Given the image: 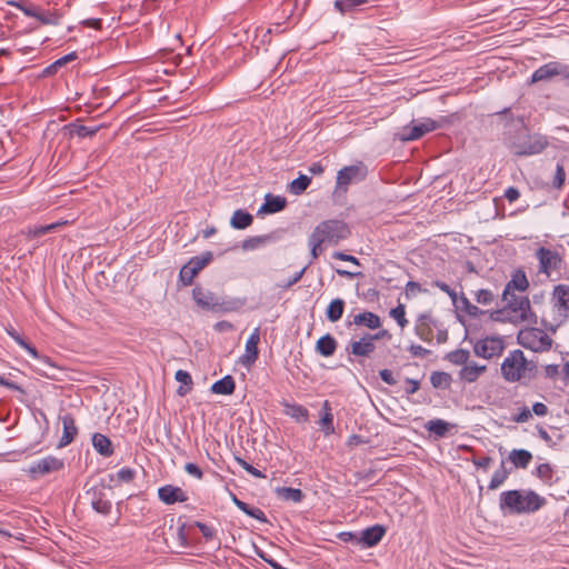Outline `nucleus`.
I'll use <instances>...</instances> for the list:
<instances>
[{
  "mask_svg": "<svg viewBox=\"0 0 569 569\" xmlns=\"http://www.w3.org/2000/svg\"><path fill=\"white\" fill-rule=\"evenodd\" d=\"M503 307L491 312L493 321L510 322L513 325L522 322H537V316L532 311L530 300L525 296L510 293L502 295Z\"/></svg>",
  "mask_w": 569,
  "mask_h": 569,
  "instance_id": "f257e3e1",
  "label": "nucleus"
},
{
  "mask_svg": "<svg viewBox=\"0 0 569 569\" xmlns=\"http://www.w3.org/2000/svg\"><path fill=\"white\" fill-rule=\"evenodd\" d=\"M546 500L535 491L509 490L500 495V508L511 513H529L539 510Z\"/></svg>",
  "mask_w": 569,
  "mask_h": 569,
  "instance_id": "f03ea898",
  "label": "nucleus"
},
{
  "mask_svg": "<svg viewBox=\"0 0 569 569\" xmlns=\"http://www.w3.org/2000/svg\"><path fill=\"white\" fill-rule=\"evenodd\" d=\"M550 303L551 309L543 318V323L555 332L569 319V286H556L552 290Z\"/></svg>",
  "mask_w": 569,
  "mask_h": 569,
  "instance_id": "7ed1b4c3",
  "label": "nucleus"
},
{
  "mask_svg": "<svg viewBox=\"0 0 569 569\" xmlns=\"http://www.w3.org/2000/svg\"><path fill=\"white\" fill-rule=\"evenodd\" d=\"M530 370L529 361L519 349L510 351L501 363V375L508 382H517L525 379Z\"/></svg>",
  "mask_w": 569,
  "mask_h": 569,
  "instance_id": "20e7f679",
  "label": "nucleus"
},
{
  "mask_svg": "<svg viewBox=\"0 0 569 569\" xmlns=\"http://www.w3.org/2000/svg\"><path fill=\"white\" fill-rule=\"evenodd\" d=\"M518 343L532 352H546L552 347V338L543 330L537 327H527L519 330L517 335Z\"/></svg>",
  "mask_w": 569,
  "mask_h": 569,
  "instance_id": "39448f33",
  "label": "nucleus"
},
{
  "mask_svg": "<svg viewBox=\"0 0 569 569\" xmlns=\"http://www.w3.org/2000/svg\"><path fill=\"white\" fill-rule=\"evenodd\" d=\"M192 297L196 303L203 310L229 312L237 309L236 301H227L216 293L201 287L193 288Z\"/></svg>",
  "mask_w": 569,
  "mask_h": 569,
  "instance_id": "423d86ee",
  "label": "nucleus"
},
{
  "mask_svg": "<svg viewBox=\"0 0 569 569\" xmlns=\"http://www.w3.org/2000/svg\"><path fill=\"white\" fill-rule=\"evenodd\" d=\"M312 233L322 239V243L338 244L350 236V230L343 221L331 219L320 222Z\"/></svg>",
  "mask_w": 569,
  "mask_h": 569,
  "instance_id": "0eeeda50",
  "label": "nucleus"
},
{
  "mask_svg": "<svg viewBox=\"0 0 569 569\" xmlns=\"http://www.w3.org/2000/svg\"><path fill=\"white\" fill-rule=\"evenodd\" d=\"M445 118L433 120L431 118H423L419 121H412L410 124L403 127L399 132L401 141H413L423 137L426 133L435 131L443 126Z\"/></svg>",
  "mask_w": 569,
  "mask_h": 569,
  "instance_id": "6e6552de",
  "label": "nucleus"
},
{
  "mask_svg": "<svg viewBox=\"0 0 569 569\" xmlns=\"http://www.w3.org/2000/svg\"><path fill=\"white\" fill-rule=\"evenodd\" d=\"M367 176L368 169L362 162L343 167L337 173L336 192L345 193L348 190L349 184L363 181Z\"/></svg>",
  "mask_w": 569,
  "mask_h": 569,
  "instance_id": "1a4fd4ad",
  "label": "nucleus"
},
{
  "mask_svg": "<svg viewBox=\"0 0 569 569\" xmlns=\"http://www.w3.org/2000/svg\"><path fill=\"white\" fill-rule=\"evenodd\" d=\"M213 256L212 252L206 251L200 256L192 257L181 269L179 279L184 286H190L194 277L208 266Z\"/></svg>",
  "mask_w": 569,
  "mask_h": 569,
  "instance_id": "9d476101",
  "label": "nucleus"
},
{
  "mask_svg": "<svg viewBox=\"0 0 569 569\" xmlns=\"http://www.w3.org/2000/svg\"><path fill=\"white\" fill-rule=\"evenodd\" d=\"M535 257L539 262V273L549 278L555 271H559L562 260L556 250L540 247L536 250Z\"/></svg>",
  "mask_w": 569,
  "mask_h": 569,
  "instance_id": "9b49d317",
  "label": "nucleus"
},
{
  "mask_svg": "<svg viewBox=\"0 0 569 569\" xmlns=\"http://www.w3.org/2000/svg\"><path fill=\"white\" fill-rule=\"evenodd\" d=\"M64 463L61 459L47 456L38 461L31 463L26 472L30 476L31 479L36 480L46 475L60 471L63 469Z\"/></svg>",
  "mask_w": 569,
  "mask_h": 569,
  "instance_id": "f8f14e48",
  "label": "nucleus"
},
{
  "mask_svg": "<svg viewBox=\"0 0 569 569\" xmlns=\"http://www.w3.org/2000/svg\"><path fill=\"white\" fill-rule=\"evenodd\" d=\"M505 349V341L500 337H486L475 343L473 351L476 356L491 359L500 356Z\"/></svg>",
  "mask_w": 569,
  "mask_h": 569,
  "instance_id": "ddd939ff",
  "label": "nucleus"
},
{
  "mask_svg": "<svg viewBox=\"0 0 569 569\" xmlns=\"http://www.w3.org/2000/svg\"><path fill=\"white\" fill-rule=\"evenodd\" d=\"M566 72V64L551 61L539 67L531 76L530 83H537L541 81H550L555 77H563Z\"/></svg>",
  "mask_w": 569,
  "mask_h": 569,
  "instance_id": "4468645a",
  "label": "nucleus"
},
{
  "mask_svg": "<svg viewBox=\"0 0 569 569\" xmlns=\"http://www.w3.org/2000/svg\"><path fill=\"white\" fill-rule=\"evenodd\" d=\"M548 146L546 137L535 134L528 137V139L520 144L513 147V153L517 156H532L542 152Z\"/></svg>",
  "mask_w": 569,
  "mask_h": 569,
  "instance_id": "2eb2a0df",
  "label": "nucleus"
},
{
  "mask_svg": "<svg viewBox=\"0 0 569 569\" xmlns=\"http://www.w3.org/2000/svg\"><path fill=\"white\" fill-rule=\"evenodd\" d=\"M259 341H260V329L256 328L251 332V335L249 336V338H248V340L246 342L244 353L242 355V357L240 359V361H241V363L243 366L250 367L258 359V356H259V350H258Z\"/></svg>",
  "mask_w": 569,
  "mask_h": 569,
  "instance_id": "dca6fc26",
  "label": "nucleus"
},
{
  "mask_svg": "<svg viewBox=\"0 0 569 569\" xmlns=\"http://www.w3.org/2000/svg\"><path fill=\"white\" fill-rule=\"evenodd\" d=\"M158 497L166 505H173L176 502H184L188 500V496L181 488L173 487L171 485L159 488Z\"/></svg>",
  "mask_w": 569,
  "mask_h": 569,
  "instance_id": "f3484780",
  "label": "nucleus"
},
{
  "mask_svg": "<svg viewBox=\"0 0 569 569\" xmlns=\"http://www.w3.org/2000/svg\"><path fill=\"white\" fill-rule=\"evenodd\" d=\"M376 349V345L370 333L365 335L359 340H351L349 350L357 357H369Z\"/></svg>",
  "mask_w": 569,
  "mask_h": 569,
  "instance_id": "a211bd4d",
  "label": "nucleus"
},
{
  "mask_svg": "<svg viewBox=\"0 0 569 569\" xmlns=\"http://www.w3.org/2000/svg\"><path fill=\"white\" fill-rule=\"evenodd\" d=\"M487 371V366L478 365L476 362H468L463 366L458 376L459 379L467 383L476 382L481 375Z\"/></svg>",
  "mask_w": 569,
  "mask_h": 569,
  "instance_id": "6ab92c4d",
  "label": "nucleus"
},
{
  "mask_svg": "<svg viewBox=\"0 0 569 569\" xmlns=\"http://www.w3.org/2000/svg\"><path fill=\"white\" fill-rule=\"evenodd\" d=\"M529 287V281L522 270H517L512 273L510 281L507 282L503 289V296L515 293V290L526 291Z\"/></svg>",
  "mask_w": 569,
  "mask_h": 569,
  "instance_id": "aec40b11",
  "label": "nucleus"
},
{
  "mask_svg": "<svg viewBox=\"0 0 569 569\" xmlns=\"http://www.w3.org/2000/svg\"><path fill=\"white\" fill-rule=\"evenodd\" d=\"M63 435L59 441V447H66L73 441L78 433L74 419L70 415L62 417Z\"/></svg>",
  "mask_w": 569,
  "mask_h": 569,
  "instance_id": "412c9836",
  "label": "nucleus"
},
{
  "mask_svg": "<svg viewBox=\"0 0 569 569\" xmlns=\"http://www.w3.org/2000/svg\"><path fill=\"white\" fill-rule=\"evenodd\" d=\"M457 426L455 423L445 421L442 419H432L425 425V428L429 432L433 433L437 438L446 437Z\"/></svg>",
  "mask_w": 569,
  "mask_h": 569,
  "instance_id": "4be33fe9",
  "label": "nucleus"
},
{
  "mask_svg": "<svg viewBox=\"0 0 569 569\" xmlns=\"http://www.w3.org/2000/svg\"><path fill=\"white\" fill-rule=\"evenodd\" d=\"M385 529L381 526H372L362 531L361 537L358 539V542L367 547L376 546L383 537Z\"/></svg>",
  "mask_w": 569,
  "mask_h": 569,
  "instance_id": "5701e85b",
  "label": "nucleus"
},
{
  "mask_svg": "<svg viewBox=\"0 0 569 569\" xmlns=\"http://www.w3.org/2000/svg\"><path fill=\"white\" fill-rule=\"evenodd\" d=\"M287 200L280 196L267 194L264 203L260 207L259 212L261 213H276L281 211L286 207Z\"/></svg>",
  "mask_w": 569,
  "mask_h": 569,
  "instance_id": "b1692460",
  "label": "nucleus"
},
{
  "mask_svg": "<svg viewBox=\"0 0 569 569\" xmlns=\"http://www.w3.org/2000/svg\"><path fill=\"white\" fill-rule=\"evenodd\" d=\"M336 349L337 341L329 333L319 338V340L316 343V351L323 357H331L336 352Z\"/></svg>",
  "mask_w": 569,
  "mask_h": 569,
  "instance_id": "393cba45",
  "label": "nucleus"
},
{
  "mask_svg": "<svg viewBox=\"0 0 569 569\" xmlns=\"http://www.w3.org/2000/svg\"><path fill=\"white\" fill-rule=\"evenodd\" d=\"M353 323L357 326H365L371 330L381 327V320L379 316L370 311H365L355 316Z\"/></svg>",
  "mask_w": 569,
  "mask_h": 569,
  "instance_id": "a878e982",
  "label": "nucleus"
},
{
  "mask_svg": "<svg viewBox=\"0 0 569 569\" xmlns=\"http://www.w3.org/2000/svg\"><path fill=\"white\" fill-rule=\"evenodd\" d=\"M508 459L516 468L526 469L532 460V455L526 449H513Z\"/></svg>",
  "mask_w": 569,
  "mask_h": 569,
  "instance_id": "bb28decb",
  "label": "nucleus"
},
{
  "mask_svg": "<svg viewBox=\"0 0 569 569\" xmlns=\"http://www.w3.org/2000/svg\"><path fill=\"white\" fill-rule=\"evenodd\" d=\"M67 224V221H57L46 226L29 227L23 233L29 238H38L48 232L56 231L59 227Z\"/></svg>",
  "mask_w": 569,
  "mask_h": 569,
  "instance_id": "cd10ccee",
  "label": "nucleus"
},
{
  "mask_svg": "<svg viewBox=\"0 0 569 569\" xmlns=\"http://www.w3.org/2000/svg\"><path fill=\"white\" fill-rule=\"evenodd\" d=\"M93 448L102 456L109 457L113 453L112 443L108 437L102 433H94L92 437Z\"/></svg>",
  "mask_w": 569,
  "mask_h": 569,
  "instance_id": "c85d7f7f",
  "label": "nucleus"
},
{
  "mask_svg": "<svg viewBox=\"0 0 569 569\" xmlns=\"http://www.w3.org/2000/svg\"><path fill=\"white\" fill-rule=\"evenodd\" d=\"M278 498L284 501L300 502L302 501L305 495L300 489L290 488V487H278L274 490Z\"/></svg>",
  "mask_w": 569,
  "mask_h": 569,
  "instance_id": "c756f323",
  "label": "nucleus"
},
{
  "mask_svg": "<svg viewBox=\"0 0 569 569\" xmlns=\"http://www.w3.org/2000/svg\"><path fill=\"white\" fill-rule=\"evenodd\" d=\"M284 413L298 422H306L309 418L307 408L297 403H284Z\"/></svg>",
  "mask_w": 569,
  "mask_h": 569,
  "instance_id": "7c9ffc66",
  "label": "nucleus"
},
{
  "mask_svg": "<svg viewBox=\"0 0 569 569\" xmlns=\"http://www.w3.org/2000/svg\"><path fill=\"white\" fill-rule=\"evenodd\" d=\"M252 221L253 218L249 212L239 209L233 212L230 224L232 228L241 230L248 228Z\"/></svg>",
  "mask_w": 569,
  "mask_h": 569,
  "instance_id": "2f4dec72",
  "label": "nucleus"
},
{
  "mask_svg": "<svg viewBox=\"0 0 569 569\" xmlns=\"http://www.w3.org/2000/svg\"><path fill=\"white\" fill-rule=\"evenodd\" d=\"M236 385L231 376H226L222 379L216 381L211 391L217 395H231L234 391Z\"/></svg>",
  "mask_w": 569,
  "mask_h": 569,
  "instance_id": "473e14b6",
  "label": "nucleus"
},
{
  "mask_svg": "<svg viewBox=\"0 0 569 569\" xmlns=\"http://www.w3.org/2000/svg\"><path fill=\"white\" fill-rule=\"evenodd\" d=\"M345 310V301L340 298L333 299L326 311L329 321L337 322L341 319Z\"/></svg>",
  "mask_w": 569,
  "mask_h": 569,
  "instance_id": "72a5a7b5",
  "label": "nucleus"
},
{
  "mask_svg": "<svg viewBox=\"0 0 569 569\" xmlns=\"http://www.w3.org/2000/svg\"><path fill=\"white\" fill-rule=\"evenodd\" d=\"M91 506L97 512L101 515H108L112 507L111 501L108 500L101 491L98 493L96 491L93 492Z\"/></svg>",
  "mask_w": 569,
  "mask_h": 569,
  "instance_id": "f704fd0d",
  "label": "nucleus"
},
{
  "mask_svg": "<svg viewBox=\"0 0 569 569\" xmlns=\"http://www.w3.org/2000/svg\"><path fill=\"white\" fill-rule=\"evenodd\" d=\"M176 380L181 383V386L177 389V393L181 397L186 396L192 386V378L189 372L184 370H178L174 375Z\"/></svg>",
  "mask_w": 569,
  "mask_h": 569,
  "instance_id": "c9c22d12",
  "label": "nucleus"
},
{
  "mask_svg": "<svg viewBox=\"0 0 569 569\" xmlns=\"http://www.w3.org/2000/svg\"><path fill=\"white\" fill-rule=\"evenodd\" d=\"M310 183L311 179L308 176L300 174L297 179L291 181L288 190L292 194L299 196L307 190Z\"/></svg>",
  "mask_w": 569,
  "mask_h": 569,
  "instance_id": "e433bc0d",
  "label": "nucleus"
},
{
  "mask_svg": "<svg viewBox=\"0 0 569 569\" xmlns=\"http://www.w3.org/2000/svg\"><path fill=\"white\" fill-rule=\"evenodd\" d=\"M508 476L509 471L507 470L505 463L502 462L501 466L493 472L488 488L490 490L498 489L507 480Z\"/></svg>",
  "mask_w": 569,
  "mask_h": 569,
  "instance_id": "4c0bfd02",
  "label": "nucleus"
},
{
  "mask_svg": "<svg viewBox=\"0 0 569 569\" xmlns=\"http://www.w3.org/2000/svg\"><path fill=\"white\" fill-rule=\"evenodd\" d=\"M323 416L321 417L320 423L323 426L326 435H330L333 432V416L331 413L330 402L326 400L322 406Z\"/></svg>",
  "mask_w": 569,
  "mask_h": 569,
  "instance_id": "58836bf2",
  "label": "nucleus"
},
{
  "mask_svg": "<svg viewBox=\"0 0 569 569\" xmlns=\"http://www.w3.org/2000/svg\"><path fill=\"white\" fill-rule=\"evenodd\" d=\"M368 2H369V0H336L335 8L340 13H346V12H349V11L353 10L355 8L366 4Z\"/></svg>",
  "mask_w": 569,
  "mask_h": 569,
  "instance_id": "ea45409f",
  "label": "nucleus"
},
{
  "mask_svg": "<svg viewBox=\"0 0 569 569\" xmlns=\"http://www.w3.org/2000/svg\"><path fill=\"white\" fill-rule=\"evenodd\" d=\"M470 353L468 350L465 349H458L455 351H451L447 355V359L457 366H466L468 363Z\"/></svg>",
  "mask_w": 569,
  "mask_h": 569,
  "instance_id": "a19ab883",
  "label": "nucleus"
},
{
  "mask_svg": "<svg viewBox=\"0 0 569 569\" xmlns=\"http://www.w3.org/2000/svg\"><path fill=\"white\" fill-rule=\"evenodd\" d=\"M43 24L56 26L59 23L61 16L56 11H43L39 9L38 16H34Z\"/></svg>",
  "mask_w": 569,
  "mask_h": 569,
  "instance_id": "79ce46f5",
  "label": "nucleus"
},
{
  "mask_svg": "<svg viewBox=\"0 0 569 569\" xmlns=\"http://www.w3.org/2000/svg\"><path fill=\"white\" fill-rule=\"evenodd\" d=\"M390 316L397 321V323L405 328L408 325V320L406 319L405 306L399 305L398 307L391 309Z\"/></svg>",
  "mask_w": 569,
  "mask_h": 569,
  "instance_id": "37998d69",
  "label": "nucleus"
},
{
  "mask_svg": "<svg viewBox=\"0 0 569 569\" xmlns=\"http://www.w3.org/2000/svg\"><path fill=\"white\" fill-rule=\"evenodd\" d=\"M308 242H309L312 259H317L319 257V254L323 251L322 239H319L313 233H311Z\"/></svg>",
  "mask_w": 569,
  "mask_h": 569,
  "instance_id": "c03bdc74",
  "label": "nucleus"
},
{
  "mask_svg": "<svg viewBox=\"0 0 569 569\" xmlns=\"http://www.w3.org/2000/svg\"><path fill=\"white\" fill-rule=\"evenodd\" d=\"M475 298L478 303L488 306L493 302L495 296L488 289H480L476 292Z\"/></svg>",
  "mask_w": 569,
  "mask_h": 569,
  "instance_id": "a18cd8bd",
  "label": "nucleus"
},
{
  "mask_svg": "<svg viewBox=\"0 0 569 569\" xmlns=\"http://www.w3.org/2000/svg\"><path fill=\"white\" fill-rule=\"evenodd\" d=\"M98 129H99L98 127H87V126L78 124V126H73L72 132L80 138H86V137H91V136L96 134Z\"/></svg>",
  "mask_w": 569,
  "mask_h": 569,
  "instance_id": "49530a36",
  "label": "nucleus"
},
{
  "mask_svg": "<svg viewBox=\"0 0 569 569\" xmlns=\"http://www.w3.org/2000/svg\"><path fill=\"white\" fill-rule=\"evenodd\" d=\"M13 340L22 347L33 359L39 358V353L37 349L31 346L29 342H27L20 335L13 338Z\"/></svg>",
  "mask_w": 569,
  "mask_h": 569,
  "instance_id": "de8ad7c7",
  "label": "nucleus"
},
{
  "mask_svg": "<svg viewBox=\"0 0 569 569\" xmlns=\"http://www.w3.org/2000/svg\"><path fill=\"white\" fill-rule=\"evenodd\" d=\"M242 512H244L249 517L254 518L261 522H267L266 515L260 508L250 507L247 503V507L244 508V510H242Z\"/></svg>",
  "mask_w": 569,
  "mask_h": 569,
  "instance_id": "09e8293b",
  "label": "nucleus"
},
{
  "mask_svg": "<svg viewBox=\"0 0 569 569\" xmlns=\"http://www.w3.org/2000/svg\"><path fill=\"white\" fill-rule=\"evenodd\" d=\"M449 379L450 377L446 372H435L431 375L430 378L432 386L436 388L441 387L443 385H448Z\"/></svg>",
  "mask_w": 569,
  "mask_h": 569,
  "instance_id": "8fccbe9b",
  "label": "nucleus"
},
{
  "mask_svg": "<svg viewBox=\"0 0 569 569\" xmlns=\"http://www.w3.org/2000/svg\"><path fill=\"white\" fill-rule=\"evenodd\" d=\"M24 16L34 18L38 16L39 8L30 3H16L14 4Z\"/></svg>",
  "mask_w": 569,
  "mask_h": 569,
  "instance_id": "3c124183",
  "label": "nucleus"
},
{
  "mask_svg": "<svg viewBox=\"0 0 569 569\" xmlns=\"http://www.w3.org/2000/svg\"><path fill=\"white\" fill-rule=\"evenodd\" d=\"M425 291L421 286L416 282V281H409L407 282L406 284V297L409 299V298H412V297H416L418 293Z\"/></svg>",
  "mask_w": 569,
  "mask_h": 569,
  "instance_id": "603ef678",
  "label": "nucleus"
},
{
  "mask_svg": "<svg viewBox=\"0 0 569 569\" xmlns=\"http://www.w3.org/2000/svg\"><path fill=\"white\" fill-rule=\"evenodd\" d=\"M532 417V412L528 407H523L513 416L512 420L518 423L527 422Z\"/></svg>",
  "mask_w": 569,
  "mask_h": 569,
  "instance_id": "864d4df0",
  "label": "nucleus"
},
{
  "mask_svg": "<svg viewBox=\"0 0 569 569\" xmlns=\"http://www.w3.org/2000/svg\"><path fill=\"white\" fill-rule=\"evenodd\" d=\"M565 179H566V173H565V169H563L562 164H557L556 174H555V179H553V187L560 189L565 183Z\"/></svg>",
  "mask_w": 569,
  "mask_h": 569,
  "instance_id": "5fc2aeb1",
  "label": "nucleus"
},
{
  "mask_svg": "<svg viewBox=\"0 0 569 569\" xmlns=\"http://www.w3.org/2000/svg\"><path fill=\"white\" fill-rule=\"evenodd\" d=\"M432 286L440 289L442 292L447 293L453 301L457 299V293L453 289H451L446 282L442 281H433Z\"/></svg>",
  "mask_w": 569,
  "mask_h": 569,
  "instance_id": "6e6d98bb",
  "label": "nucleus"
},
{
  "mask_svg": "<svg viewBox=\"0 0 569 569\" xmlns=\"http://www.w3.org/2000/svg\"><path fill=\"white\" fill-rule=\"evenodd\" d=\"M134 477V471L130 468H122L118 471L117 478L122 482H130Z\"/></svg>",
  "mask_w": 569,
  "mask_h": 569,
  "instance_id": "4d7b16f0",
  "label": "nucleus"
},
{
  "mask_svg": "<svg viewBox=\"0 0 569 569\" xmlns=\"http://www.w3.org/2000/svg\"><path fill=\"white\" fill-rule=\"evenodd\" d=\"M184 470L187 473H189L190 476H192L197 479H202V477H203L202 470L196 463H192V462L186 463Z\"/></svg>",
  "mask_w": 569,
  "mask_h": 569,
  "instance_id": "13d9d810",
  "label": "nucleus"
},
{
  "mask_svg": "<svg viewBox=\"0 0 569 569\" xmlns=\"http://www.w3.org/2000/svg\"><path fill=\"white\" fill-rule=\"evenodd\" d=\"M240 466L247 471L249 472L250 475H252L253 477L256 478H264V475L256 469L253 466H251L250 463H248L247 461L242 460V459H238Z\"/></svg>",
  "mask_w": 569,
  "mask_h": 569,
  "instance_id": "bf43d9fd",
  "label": "nucleus"
},
{
  "mask_svg": "<svg viewBox=\"0 0 569 569\" xmlns=\"http://www.w3.org/2000/svg\"><path fill=\"white\" fill-rule=\"evenodd\" d=\"M307 270V267L302 268L300 271H298L297 273H295L292 276V278H290L286 283L283 284H280L279 287L282 288V289H288L290 288L291 286L296 284L297 282L300 281V279L302 278L303 273L306 272Z\"/></svg>",
  "mask_w": 569,
  "mask_h": 569,
  "instance_id": "052dcab7",
  "label": "nucleus"
},
{
  "mask_svg": "<svg viewBox=\"0 0 569 569\" xmlns=\"http://www.w3.org/2000/svg\"><path fill=\"white\" fill-rule=\"evenodd\" d=\"M379 376L381 380L389 386H393L397 383V380L395 379L392 371L389 369L380 370Z\"/></svg>",
  "mask_w": 569,
  "mask_h": 569,
  "instance_id": "680f3d73",
  "label": "nucleus"
},
{
  "mask_svg": "<svg viewBox=\"0 0 569 569\" xmlns=\"http://www.w3.org/2000/svg\"><path fill=\"white\" fill-rule=\"evenodd\" d=\"M548 407L542 402H536L532 406L531 412L538 417H545L548 413Z\"/></svg>",
  "mask_w": 569,
  "mask_h": 569,
  "instance_id": "e2e57ef3",
  "label": "nucleus"
},
{
  "mask_svg": "<svg viewBox=\"0 0 569 569\" xmlns=\"http://www.w3.org/2000/svg\"><path fill=\"white\" fill-rule=\"evenodd\" d=\"M197 527L206 539H211L214 536V529L201 522H197Z\"/></svg>",
  "mask_w": 569,
  "mask_h": 569,
  "instance_id": "0e129e2a",
  "label": "nucleus"
},
{
  "mask_svg": "<svg viewBox=\"0 0 569 569\" xmlns=\"http://www.w3.org/2000/svg\"><path fill=\"white\" fill-rule=\"evenodd\" d=\"M520 197V192L517 188L515 187H509L506 191H505V198L509 201V202H515L516 200H518Z\"/></svg>",
  "mask_w": 569,
  "mask_h": 569,
  "instance_id": "69168bd1",
  "label": "nucleus"
},
{
  "mask_svg": "<svg viewBox=\"0 0 569 569\" xmlns=\"http://www.w3.org/2000/svg\"><path fill=\"white\" fill-rule=\"evenodd\" d=\"M417 335L423 339L425 341H429L430 340V332H429V329L425 326L423 322H420L417 328Z\"/></svg>",
  "mask_w": 569,
  "mask_h": 569,
  "instance_id": "338daca9",
  "label": "nucleus"
},
{
  "mask_svg": "<svg viewBox=\"0 0 569 569\" xmlns=\"http://www.w3.org/2000/svg\"><path fill=\"white\" fill-rule=\"evenodd\" d=\"M406 382L408 385V387L406 388V393L407 395H413L420 388V382L418 380L407 379Z\"/></svg>",
  "mask_w": 569,
  "mask_h": 569,
  "instance_id": "774afa93",
  "label": "nucleus"
}]
</instances>
